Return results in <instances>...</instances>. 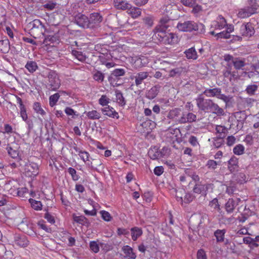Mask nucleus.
<instances>
[{
  "mask_svg": "<svg viewBox=\"0 0 259 259\" xmlns=\"http://www.w3.org/2000/svg\"><path fill=\"white\" fill-rule=\"evenodd\" d=\"M197 107L199 110L205 113H212L218 116L224 115V109L214 103L211 99H205L202 94L198 95L196 99Z\"/></svg>",
  "mask_w": 259,
  "mask_h": 259,
  "instance_id": "1",
  "label": "nucleus"
},
{
  "mask_svg": "<svg viewBox=\"0 0 259 259\" xmlns=\"http://www.w3.org/2000/svg\"><path fill=\"white\" fill-rule=\"evenodd\" d=\"M177 28L180 31L192 32L196 31L199 33L205 32V26L202 23H197L194 21H180L177 25Z\"/></svg>",
  "mask_w": 259,
  "mask_h": 259,
  "instance_id": "2",
  "label": "nucleus"
},
{
  "mask_svg": "<svg viewBox=\"0 0 259 259\" xmlns=\"http://www.w3.org/2000/svg\"><path fill=\"white\" fill-rule=\"evenodd\" d=\"M259 10V5L256 0H247V5L238 10L237 16L244 19L256 14Z\"/></svg>",
  "mask_w": 259,
  "mask_h": 259,
  "instance_id": "3",
  "label": "nucleus"
},
{
  "mask_svg": "<svg viewBox=\"0 0 259 259\" xmlns=\"http://www.w3.org/2000/svg\"><path fill=\"white\" fill-rule=\"evenodd\" d=\"M207 97H216L217 98L223 100L227 105L232 103L233 97L231 96H226L222 94V89L219 88L213 89H206L202 94Z\"/></svg>",
  "mask_w": 259,
  "mask_h": 259,
  "instance_id": "4",
  "label": "nucleus"
},
{
  "mask_svg": "<svg viewBox=\"0 0 259 259\" xmlns=\"http://www.w3.org/2000/svg\"><path fill=\"white\" fill-rule=\"evenodd\" d=\"M47 88L52 91H56L61 85V80L55 71L51 70L48 75Z\"/></svg>",
  "mask_w": 259,
  "mask_h": 259,
  "instance_id": "5",
  "label": "nucleus"
},
{
  "mask_svg": "<svg viewBox=\"0 0 259 259\" xmlns=\"http://www.w3.org/2000/svg\"><path fill=\"white\" fill-rule=\"evenodd\" d=\"M159 40L165 44H174L178 41V37L174 33L162 31L157 33Z\"/></svg>",
  "mask_w": 259,
  "mask_h": 259,
  "instance_id": "6",
  "label": "nucleus"
},
{
  "mask_svg": "<svg viewBox=\"0 0 259 259\" xmlns=\"http://www.w3.org/2000/svg\"><path fill=\"white\" fill-rule=\"evenodd\" d=\"M103 21V17L99 13H93L89 18V28H95L99 26Z\"/></svg>",
  "mask_w": 259,
  "mask_h": 259,
  "instance_id": "7",
  "label": "nucleus"
},
{
  "mask_svg": "<svg viewBox=\"0 0 259 259\" xmlns=\"http://www.w3.org/2000/svg\"><path fill=\"white\" fill-rule=\"evenodd\" d=\"M255 32L252 24L250 22L244 23L241 25L240 28V33L244 36L250 37L252 36Z\"/></svg>",
  "mask_w": 259,
  "mask_h": 259,
  "instance_id": "8",
  "label": "nucleus"
},
{
  "mask_svg": "<svg viewBox=\"0 0 259 259\" xmlns=\"http://www.w3.org/2000/svg\"><path fill=\"white\" fill-rule=\"evenodd\" d=\"M25 172L29 177H34L38 174V166L34 162L25 164Z\"/></svg>",
  "mask_w": 259,
  "mask_h": 259,
  "instance_id": "9",
  "label": "nucleus"
},
{
  "mask_svg": "<svg viewBox=\"0 0 259 259\" xmlns=\"http://www.w3.org/2000/svg\"><path fill=\"white\" fill-rule=\"evenodd\" d=\"M240 201L241 199L239 198H229L225 206V210L227 213L233 212Z\"/></svg>",
  "mask_w": 259,
  "mask_h": 259,
  "instance_id": "10",
  "label": "nucleus"
},
{
  "mask_svg": "<svg viewBox=\"0 0 259 259\" xmlns=\"http://www.w3.org/2000/svg\"><path fill=\"white\" fill-rule=\"evenodd\" d=\"M75 23L83 28H89V18L84 14H79L75 17Z\"/></svg>",
  "mask_w": 259,
  "mask_h": 259,
  "instance_id": "11",
  "label": "nucleus"
},
{
  "mask_svg": "<svg viewBox=\"0 0 259 259\" xmlns=\"http://www.w3.org/2000/svg\"><path fill=\"white\" fill-rule=\"evenodd\" d=\"M196 115L193 113L189 112L186 114L183 113L181 118H180L177 121L180 124H184L187 122L192 123L196 121Z\"/></svg>",
  "mask_w": 259,
  "mask_h": 259,
  "instance_id": "12",
  "label": "nucleus"
},
{
  "mask_svg": "<svg viewBox=\"0 0 259 259\" xmlns=\"http://www.w3.org/2000/svg\"><path fill=\"white\" fill-rule=\"evenodd\" d=\"M122 251L124 253V257L126 259H136L137 255L134 251V249L129 245H124L121 248Z\"/></svg>",
  "mask_w": 259,
  "mask_h": 259,
  "instance_id": "13",
  "label": "nucleus"
},
{
  "mask_svg": "<svg viewBox=\"0 0 259 259\" xmlns=\"http://www.w3.org/2000/svg\"><path fill=\"white\" fill-rule=\"evenodd\" d=\"M170 20L167 17L161 18L159 21V24L156 27V33L159 32L166 31V30L169 27V23Z\"/></svg>",
  "mask_w": 259,
  "mask_h": 259,
  "instance_id": "14",
  "label": "nucleus"
},
{
  "mask_svg": "<svg viewBox=\"0 0 259 259\" xmlns=\"http://www.w3.org/2000/svg\"><path fill=\"white\" fill-rule=\"evenodd\" d=\"M113 4L115 8L122 10H127L131 8V5L125 0H114Z\"/></svg>",
  "mask_w": 259,
  "mask_h": 259,
  "instance_id": "15",
  "label": "nucleus"
},
{
  "mask_svg": "<svg viewBox=\"0 0 259 259\" xmlns=\"http://www.w3.org/2000/svg\"><path fill=\"white\" fill-rule=\"evenodd\" d=\"M15 244L20 247H25L28 244V241L24 235H16L14 237Z\"/></svg>",
  "mask_w": 259,
  "mask_h": 259,
  "instance_id": "16",
  "label": "nucleus"
},
{
  "mask_svg": "<svg viewBox=\"0 0 259 259\" xmlns=\"http://www.w3.org/2000/svg\"><path fill=\"white\" fill-rule=\"evenodd\" d=\"M227 25V22L226 19L222 15H219L215 22H214L213 27L215 29L221 30L224 28Z\"/></svg>",
  "mask_w": 259,
  "mask_h": 259,
  "instance_id": "17",
  "label": "nucleus"
},
{
  "mask_svg": "<svg viewBox=\"0 0 259 259\" xmlns=\"http://www.w3.org/2000/svg\"><path fill=\"white\" fill-rule=\"evenodd\" d=\"M102 111L104 115L108 116L109 117L113 118L116 117L117 119L119 117L118 113L116 112L113 108L110 106L107 105V106L102 108Z\"/></svg>",
  "mask_w": 259,
  "mask_h": 259,
  "instance_id": "18",
  "label": "nucleus"
},
{
  "mask_svg": "<svg viewBox=\"0 0 259 259\" xmlns=\"http://www.w3.org/2000/svg\"><path fill=\"white\" fill-rule=\"evenodd\" d=\"M148 72H140L138 73L135 76V84L137 87H140V85L142 83L144 80L146 79L148 76Z\"/></svg>",
  "mask_w": 259,
  "mask_h": 259,
  "instance_id": "19",
  "label": "nucleus"
},
{
  "mask_svg": "<svg viewBox=\"0 0 259 259\" xmlns=\"http://www.w3.org/2000/svg\"><path fill=\"white\" fill-rule=\"evenodd\" d=\"M238 159L235 156H233L229 161L228 168L231 172H234L238 170Z\"/></svg>",
  "mask_w": 259,
  "mask_h": 259,
  "instance_id": "20",
  "label": "nucleus"
},
{
  "mask_svg": "<svg viewBox=\"0 0 259 259\" xmlns=\"http://www.w3.org/2000/svg\"><path fill=\"white\" fill-rule=\"evenodd\" d=\"M125 73V71L123 69H115L112 71L108 78V80L110 81H111L112 80L115 81L118 79L120 76H123Z\"/></svg>",
  "mask_w": 259,
  "mask_h": 259,
  "instance_id": "21",
  "label": "nucleus"
},
{
  "mask_svg": "<svg viewBox=\"0 0 259 259\" xmlns=\"http://www.w3.org/2000/svg\"><path fill=\"white\" fill-rule=\"evenodd\" d=\"M127 13L132 18L136 19L141 15L142 12L140 8L133 7L131 5V8L128 9Z\"/></svg>",
  "mask_w": 259,
  "mask_h": 259,
  "instance_id": "22",
  "label": "nucleus"
},
{
  "mask_svg": "<svg viewBox=\"0 0 259 259\" xmlns=\"http://www.w3.org/2000/svg\"><path fill=\"white\" fill-rule=\"evenodd\" d=\"M159 92V87L154 86L151 88L146 93V97L147 98L152 100L155 98Z\"/></svg>",
  "mask_w": 259,
  "mask_h": 259,
  "instance_id": "23",
  "label": "nucleus"
},
{
  "mask_svg": "<svg viewBox=\"0 0 259 259\" xmlns=\"http://www.w3.org/2000/svg\"><path fill=\"white\" fill-rule=\"evenodd\" d=\"M131 231L132 238L134 241L137 240V239L140 237L143 233L142 229L137 227L132 228L131 230Z\"/></svg>",
  "mask_w": 259,
  "mask_h": 259,
  "instance_id": "24",
  "label": "nucleus"
},
{
  "mask_svg": "<svg viewBox=\"0 0 259 259\" xmlns=\"http://www.w3.org/2000/svg\"><path fill=\"white\" fill-rule=\"evenodd\" d=\"M207 189L208 187L207 185L196 184L193 189V191L195 193L203 194L206 192Z\"/></svg>",
  "mask_w": 259,
  "mask_h": 259,
  "instance_id": "25",
  "label": "nucleus"
},
{
  "mask_svg": "<svg viewBox=\"0 0 259 259\" xmlns=\"http://www.w3.org/2000/svg\"><path fill=\"white\" fill-rule=\"evenodd\" d=\"M232 64L234 65V68L236 70L241 69L242 67L245 66V59H240L239 58H235L234 60H233Z\"/></svg>",
  "mask_w": 259,
  "mask_h": 259,
  "instance_id": "26",
  "label": "nucleus"
},
{
  "mask_svg": "<svg viewBox=\"0 0 259 259\" xmlns=\"http://www.w3.org/2000/svg\"><path fill=\"white\" fill-rule=\"evenodd\" d=\"M181 109L179 108L172 109L169 112L167 117L170 119H177V118L181 115Z\"/></svg>",
  "mask_w": 259,
  "mask_h": 259,
  "instance_id": "27",
  "label": "nucleus"
},
{
  "mask_svg": "<svg viewBox=\"0 0 259 259\" xmlns=\"http://www.w3.org/2000/svg\"><path fill=\"white\" fill-rule=\"evenodd\" d=\"M74 150L76 152L78 153L79 155L80 156L81 159L83 161H89V153L85 151H82L80 150L79 148L75 146L73 147Z\"/></svg>",
  "mask_w": 259,
  "mask_h": 259,
  "instance_id": "28",
  "label": "nucleus"
},
{
  "mask_svg": "<svg viewBox=\"0 0 259 259\" xmlns=\"http://www.w3.org/2000/svg\"><path fill=\"white\" fill-rule=\"evenodd\" d=\"M186 57L189 59L195 60L197 58V54L195 49L194 48H191L186 50L185 52Z\"/></svg>",
  "mask_w": 259,
  "mask_h": 259,
  "instance_id": "29",
  "label": "nucleus"
},
{
  "mask_svg": "<svg viewBox=\"0 0 259 259\" xmlns=\"http://www.w3.org/2000/svg\"><path fill=\"white\" fill-rule=\"evenodd\" d=\"M72 55L75 57L78 60L81 62H85L87 57L84 55L82 52L78 51L75 50H72Z\"/></svg>",
  "mask_w": 259,
  "mask_h": 259,
  "instance_id": "30",
  "label": "nucleus"
},
{
  "mask_svg": "<svg viewBox=\"0 0 259 259\" xmlns=\"http://www.w3.org/2000/svg\"><path fill=\"white\" fill-rule=\"evenodd\" d=\"M226 230H217L214 233V235L216 237L217 241L218 242H221L224 240L225 234Z\"/></svg>",
  "mask_w": 259,
  "mask_h": 259,
  "instance_id": "31",
  "label": "nucleus"
},
{
  "mask_svg": "<svg viewBox=\"0 0 259 259\" xmlns=\"http://www.w3.org/2000/svg\"><path fill=\"white\" fill-rule=\"evenodd\" d=\"M74 220L76 223L80 224L82 225L89 226L90 224L88 219L83 215L75 217Z\"/></svg>",
  "mask_w": 259,
  "mask_h": 259,
  "instance_id": "32",
  "label": "nucleus"
},
{
  "mask_svg": "<svg viewBox=\"0 0 259 259\" xmlns=\"http://www.w3.org/2000/svg\"><path fill=\"white\" fill-rule=\"evenodd\" d=\"M25 68L31 73H33L36 71L38 66L35 62L33 61H28L25 65Z\"/></svg>",
  "mask_w": 259,
  "mask_h": 259,
  "instance_id": "33",
  "label": "nucleus"
},
{
  "mask_svg": "<svg viewBox=\"0 0 259 259\" xmlns=\"http://www.w3.org/2000/svg\"><path fill=\"white\" fill-rule=\"evenodd\" d=\"M29 202L31 204L32 207L36 210L42 209V205L39 201H37L32 198L29 199Z\"/></svg>",
  "mask_w": 259,
  "mask_h": 259,
  "instance_id": "34",
  "label": "nucleus"
},
{
  "mask_svg": "<svg viewBox=\"0 0 259 259\" xmlns=\"http://www.w3.org/2000/svg\"><path fill=\"white\" fill-rule=\"evenodd\" d=\"M87 116L90 119H99L101 117V114L97 110H92L86 113Z\"/></svg>",
  "mask_w": 259,
  "mask_h": 259,
  "instance_id": "35",
  "label": "nucleus"
},
{
  "mask_svg": "<svg viewBox=\"0 0 259 259\" xmlns=\"http://www.w3.org/2000/svg\"><path fill=\"white\" fill-rule=\"evenodd\" d=\"M143 21L145 25L147 27H151L153 25L154 17L150 15H148L143 18Z\"/></svg>",
  "mask_w": 259,
  "mask_h": 259,
  "instance_id": "36",
  "label": "nucleus"
},
{
  "mask_svg": "<svg viewBox=\"0 0 259 259\" xmlns=\"http://www.w3.org/2000/svg\"><path fill=\"white\" fill-rule=\"evenodd\" d=\"M232 64L228 63L226 64L225 69L223 71V75L225 77H229L230 76H234L233 72L232 71Z\"/></svg>",
  "mask_w": 259,
  "mask_h": 259,
  "instance_id": "37",
  "label": "nucleus"
},
{
  "mask_svg": "<svg viewBox=\"0 0 259 259\" xmlns=\"http://www.w3.org/2000/svg\"><path fill=\"white\" fill-rule=\"evenodd\" d=\"M212 141V146L215 148H219L224 144V138L217 137L213 138Z\"/></svg>",
  "mask_w": 259,
  "mask_h": 259,
  "instance_id": "38",
  "label": "nucleus"
},
{
  "mask_svg": "<svg viewBox=\"0 0 259 259\" xmlns=\"http://www.w3.org/2000/svg\"><path fill=\"white\" fill-rule=\"evenodd\" d=\"M257 89L258 85L256 84H250L247 86L245 91L249 95L252 96L255 95Z\"/></svg>",
  "mask_w": 259,
  "mask_h": 259,
  "instance_id": "39",
  "label": "nucleus"
},
{
  "mask_svg": "<svg viewBox=\"0 0 259 259\" xmlns=\"http://www.w3.org/2000/svg\"><path fill=\"white\" fill-rule=\"evenodd\" d=\"M8 152L9 155L14 159L17 158L19 160H21V159L19 157V152L17 150L13 149L11 147H8L7 148Z\"/></svg>",
  "mask_w": 259,
  "mask_h": 259,
  "instance_id": "40",
  "label": "nucleus"
},
{
  "mask_svg": "<svg viewBox=\"0 0 259 259\" xmlns=\"http://www.w3.org/2000/svg\"><path fill=\"white\" fill-rule=\"evenodd\" d=\"M60 97V94L58 93H55L53 95H51L49 98V104L50 106L53 107L55 106L58 102Z\"/></svg>",
  "mask_w": 259,
  "mask_h": 259,
  "instance_id": "41",
  "label": "nucleus"
},
{
  "mask_svg": "<svg viewBox=\"0 0 259 259\" xmlns=\"http://www.w3.org/2000/svg\"><path fill=\"white\" fill-rule=\"evenodd\" d=\"M116 97L117 102L121 106H123L125 105L126 102L122 94L119 92H116Z\"/></svg>",
  "mask_w": 259,
  "mask_h": 259,
  "instance_id": "42",
  "label": "nucleus"
},
{
  "mask_svg": "<svg viewBox=\"0 0 259 259\" xmlns=\"http://www.w3.org/2000/svg\"><path fill=\"white\" fill-rule=\"evenodd\" d=\"M33 108L34 110L38 114H39L41 115H44L46 114V112L41 107L40 104L38 102H35L33 104Z\"/></svg>",
  "mask_w": 259,
  "mask_h": 259,
  "instance_id": "43",
  "label": "nucleus"
},
{
  "mask_svg": "<svg viewBox=\"0 0 259 259\" xmlns=\"http://www.w3.org/2000/svg\"><path fill=\"white\" fill-rule=\"evenodd\" d=\"M215 131L218 134H219V137H222L224 138L226 137L225 132L226 131V128L224 126L217 125L215 127Z\"/></svg>",
  "mask_w": 259,
  "mask_h": 259,
  "instance_id": "44",
  "label": "nucleus"
},
{
  "mask_svg": "<svg viewBox=\"0 0 259 259\" xmlns=\"http://www.w3.org/2000/svg\"><path fill=\"white\" fill-rule=\"evenodd\" d=\"M183 69L182 68H176L171 70L169 73V76L170 77H179L181 75Z\"/></svg>",
  "mask_w": 259,
  "mask_h": 259,
  "instance_id": "45",
  "label": "nucleus"
},
{
  "mask_svg": "<svg viewBox=\"0 0 259 259\" xmlns=\"http://www.w3.org/2000/svg\"><path fill=\"white\" fill-rule=\"evenodd\" d=\"M244 147L241 144L236 145L233 149V152L235 154L240 155L244 153Z\"/></svg>",
  "mask_w": 259,
  "mask_h": 259,
  "instance_id": "46",
  "label": "nucleus"
},
{
  "mask_svg": "<svg viewBox=\"0 0 259 259\" xmlns=\"http://www.w3.org/2000/svg\"><path fill=\"white\" fill-rule=\"evenodd\" d=\"M209 206L212 208L213 209L218 211L220 210V205L219 204L218 200L217 198H214L211 201H210Z\"/></svg>",
  "mask_w": 259,
  "mask_h": 259,
  "instance_id": "47",
  "label": "nucleus"
},
{
  "mask_svg": "<svg viewBox=\"0 0 259 259\" xmlns=\"http://www.w3.org/2000/svg\"><path fill=\"white\" fill-rule=\"evenodd\" d=\"M30 25L32 26V29L34 28L43 29L45 28L44 25H43L41 22L38 19L33 20L32 22L30 23Z\"/></svg>",
  "mask_w": 259,
  "mask_h": 259,
  "instance_id": "48",
  "label": "nucleus"
},
{
  "mask_svg": "<svg viewBox=\"0 0 259 259\" xmlns=\"http://www.w3.org/2000/svg\"><path fill=\"white\" fill-rule=\"evenodd\" d=\"M110 99L108 98L106 95H102L99 100V103L102 106H107L110 102Z\"/></svg>",
  "mask_w": 259,
  "mask_h": 259,
  "instance_id": "49",
  "label": "nucleus"
},
{
  "mask_svg": "<svg viewBox=\"0 0 259 259\" xmlns=\"http://www.w3.org/2000/svg\"><path fill=\"white\" fill-rule=\"evenodd\" d=\"M68 172L71 176L72 179L73 181H77L79 177L76 174V170L72 167H69L68 169Z\"/></svg>",
  "mask_w": 259,
  "mask_h": 259,
  "instance_id": "50",
  "label": "nucleus"
},
{
  "mask_svg": "<svg viewBox=\"0 0 259 259\" xmlns=\"http://www.w3.org/2000/svg\"><path fill=\"white\" fill-rule=\"evenodd\" d=\"M195 196L190 193H186L184 198V202L185 203H189L192 202L195 198Z\"/></svg>",
  "mask_w": 259,
  "mask_h": 259,
  "instance_id": "51",
  "label": "nucleus"
},
{
  "mask_svg": "<svg viewBox=\"0 0 259 259\" xmlns=\"http://www.w3.org/2000/svg\"><path fill=\"white\" fill-rule=\"evenodd\" d=\"M100 213L102 215V219L105 221L109 222L112 218L109 212L105 210H101Z\"/></svg>",
  "mask_w": 259,
  "mask_h": 259,
  "instance_id": "52",
  "label": "nucleus"
},
{
  "mask_svg": "<svg viewBox=\"0 0 259 259\" xmlns=\"http://www.w3.org/2000/svg\"><path fill=\"white\" fill-rule=\"evenodd\" d=\"M90 247L91 250L95 253H97L99 251V245L95 241H91L90 242Z\"/></svg>",
  "mask_w": 259,
  "mask_h": 259,
  "instance_id": "53",
  "label": "nucleus"
},
{
  "mask_svg": "<svg viewBox=\"0 0 259 259\" xmlns=\"http://www.w3.org/2000/svg\"><path fill=\"white\" fill-rule=\"evenodd\" d=\"M104 78V74L100 71H97L94 74V79L98 81H103Z\"/></svg>",
  "mask_w": 259,
  "mask_h": 259,
  "instance_id": "54",
  "label": "nucleus"
},
{
  "mask_svg": "<svg viewBox=\"0 0 259 259\" xmlns=\"http://www.w3.org/2000/svg\"><path fill=\"white\" fill-rule=\"evenodd\" d=\"M148 155L151 159L153 160L157 159L161 157L158 151L154 152L153 150L149 151Z\"/></svg>",
  "mask_w": 259,
  "mask_h": 259,
  "instance_id": "55",
  "label": "nucleus"
},
{
  "mask_svg": "<svg viewBox=\"0 0 259 259\" xmlns=\"http://www.w3.org/2000/svg\"><path fill=\"white\" fill-rule=\"evenodd\" d=\"M181 3L186 7H191L194 6L196 3V0H181Z\"/></svg>",
  "mask_w": 259,
  "mask_h": 259,
  "instance_id": "56",
  "label": "nucleus"
},
{
  "mask_svg": "<svg viewBox=\"0 0 259 259\" xmlns=\"http://www.w3.org/2000/svg\"><path fill=\"white\" fill-rule=\"evenodd\" d=\"M218 163L217 161L213 160H208L206 163V166L211 169H214L216 168Z\"/></svg>",
  "mask_w": 259,
  "mask_h": 259,
  "instance_id": "57",
  "label": "nucleus"
},
{
  "mask_svg": "<svg viewBox=\"0 0 259 259\" xmlns=\"http://www.w3.org/2000/svg\"><path fill=\"white\" fill-rule=\"evenodd\" d=\"M231 35L228 34L226 31H223L221 32L217 33L216 36L218 38H229Z\"/></svg>",
  "mask_w": 259,
  "mask_h": 259,
  "instance_id": "58",
  "label": "nucleus"
},
{
  "mask_svg": "<svg viewBox=\"0 0 259 259\" xmlns=\"http://www.w3.org/2000/svg\"><path fill=\"white\" fill-rule=\"evenodd\" d=\"M188 141L193 146H197L199 145V143L197 138L194 136H191L189 138Z\"/></svg>",
  "mask_w": 259,
  "mask_h": 259,
  "instance_id": "59",
  "label": "nucleus"
},
{
  "mask_svg": "<svg viewBox=\"0 0 259 259\" xmlns=\"http://www.w3.org/2000/svg\"><path fill=\"white\" fill-rule=\"evenodd\" d=\"M118 23L120 26L124 27L126 25L127 21L125 16L118 17Z\"/></svg>",
  "mask_w": 259,
  "mask_h": 259,
  "instance_id": "60",
  "label": "nucleus"
},
{
  "mask_svg": "<svg viewBox=\"0 0 259 259\" xmlns=\"http://www.w3.org/2000/svg\"><path fill=\"white\" fill-rule=\"evenodd\" d=\"M56 40V37L54 35H48L45 37L44 39V43L49 44L54 42Z\"/></svg>",
  "mask_w": 259,
  "mask_h": 259,
  "instance_id": "61",
  "label": "nucleus"
},
{
  "mask_svg": "<svg viewBox=\"0 0 259 259\" xmlns=\"http://www.w3.org/2000/svg\"><path fill=\"white\" fill-rule=\"evenodd\" d=\"M161 157L167 156L169 153V149L166 147H164L162 149L158 151Z\"/></svg>",
  "mask_w": 259,
  "mask_h": 259,
  "instance_id": "62",
  "label": "nucleus"
},
{
  "mask_svg": "<svg viewBox=\"0 0 259 259\" xmlns=\"http://www.w3.org/2000/svg\"><path fill=\"white\" fill-rule=\"evenodd\" d=\"M236 116L239 118L240 120H242L243 121H244L247 117V115L244 111L236 112Z\"/></svg>",
  "mask_w": 259,
  "mask_h": 259,
  "instance_id": "63",
  "label": "nucleus"
},
{
  "mask_svg": "<svg viewBox=\"0 0 259 259\" xmlns=\"http://www.w3.org/2000/svg\"><path fill=\"white\" fill-rule=\"evenodd\" d=\"M197 259H207L205 251L202 249H199L197 254Z\"/></svg>",
  "mask_w": 259,
  "mask_h": 259,
  "instance_id": "64",
  "label": "nucleus"
}]
</instances>
